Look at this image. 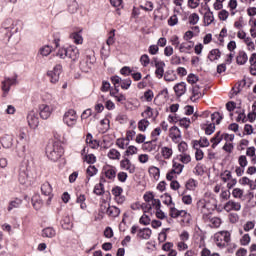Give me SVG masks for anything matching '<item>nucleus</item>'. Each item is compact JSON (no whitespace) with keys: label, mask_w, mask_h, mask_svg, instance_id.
<instances>
[{"label":"nucleus","mask_w":256,"mask_h":256,"mask_svg":"<svg viewBox=\"0 0 256 256\" xmlns=\"http://www.w3.org/2000/svg\"><path fill=\"white\" fill-rule=\"evenodd\" d=\"M197 211L200 212L203 219H207L215 209H217V202L209 194L204 195L196 204Z\"/></svg>","instance_id":"f257e3e1"},{"label":"nucleus","mask_w":256,"mask_h":256,"mask_svg":"<svg viewBox=\"0 0 256 256\" xmlns=\"http://www.w3.org/2000/svg\"><path fill=\"white\" fill-rule=\"evenodd\" d=\"M63 153L65 150L59 142L50 143L46 147V155L50 161H59L63 157Z\"/></svg>","instance_id":"f03ea898"},{"label":"nucleus","mask_w":256,"mask_h":256,"mask_svg":"<svg viewBox=\"0 0 256 256\" xmlns=\"http://www.w3.org/2000/svg\"><path fill=\"white\" fill-rule=\"evenodd\" d=\"M214 243L219 249H225L231 243V232L219 231L214 235Z\"/></svg>","instance_id":"7ed1b4c3"},{"label":"nucleus","mask_w":256,"mask_h":256,"mask_svg":"<svg viewBox=\"0 0 256 256\" xmlns=\"http://www.w3.org/2000/svg\"><path fill=\"white\" fill-rule=\"evenodd\" d=\"M78 119L79 116H77V111L69 109L64 113L62 121L67 127H75Z\"/></svg>","instance_id":"20e7f679"},{"label":"nucleus","mask_w":256,"mask_h":256,"mask_svg":"<svg viewBox=\"0 0 256 256\" xmlns=\"http://www.w3.org/2000/svg\"><path fill=\"white\" fill-rule=\"evenodd\" d=\"M189 233L184 230L179 234L180 241L177 242L178 251H187L189 249V245H187V241H189Z\"/></svg>","instance_id":"39448f33"},{"label":"nucleus","mask_w":256,"mask_h":256,"mask_svg":"<svg viewBox=\"0 0 256 256\" xmlns=\"http://www.w3.org/2000/svg\"><path fill=\"white\" fill-rule=\"evenodd\" d=\"M17 85V77L5 78L2 81L1 89L3 91V97H7L9 95V91H11V86Z\"/></svg>","instance_id":"423d86ee"},{"label":"nucleus","mask_w":256,"mask_h":256,"mask_svg":"<svg viewBox=\"0 0 256 256\" xmlns=\"http://www.w3.org/2000/svg\"><path fill=\"white\" fill-rule=\"evenodd\" d=\"M41 193L44 195V197H47L46 205H51V200L53 199V187L49 182L42 184Z\"/></svg>","instance_id":"0eeeda50"},{"label":"nucleus","mask_w":256,"mask_h":256,"mask_svg":"<svg viewBox=\"0 0 256 256\" xmlns=\"http://www.w3.org/2000/svg\"><path fill=\"white\" fill-rule=\"evenodd\" d=\"M39 111L41 119H49V117L53 115V111H55V106L49 104H41L39 106Z\"/></svg>","instance_id":"6e6552de"},{"label":"nucleus","mask_w":256,"mask_h":256,"mask_svg":"<svg viewBox=\"0 0 256 256\" xmlns=\"http://www.w3.org/2000/svg\"><path fill=\"white\" fill-rule=\"evenodd\" d=\"M142 208L145 213H153L156 209H161V200L155 199L152 202L144 203Z\"/></svg>","instance_id":"1a4fd4ad"},{"label":"nucleus","mask_w":256,"mask_h":256,"mask_svg":"<svg viewBox=\"0 0 256 256\" xmlns=\"http://www.w3.org/2000/svg\"><path fill=\"white\" fill-rule=\"evenodd\" d=\"M14 27L15 25L13 23V19L8 18L2 23V30L0 33H6V37L10 39V37L13 35L11 31H13Z\"/></svg>","instance_id":"9d476101"},{"label":"nucleus","mask_w":256,"mask_h":256,"mask_svg":"<svg viewBox=\"0 0 256 256\" xmlns=\"http://www.w3.org/2000/svg\"><path fill=\"white\" fill-rule=\"evenodd\" d=\"M63 67L60 64H57L53 70H50L47 72L48 77H50L51 83H58L59 82V76L61 75Z\"/></svg>","instance_id":"9b49d317"},{"label":"nucleus","mask_w":256,"mask_h":256,"mask_svg":"<svg viewBox=\"0 0 256 256\" xmlns=\"http://www.w3.org/2000/svg\"><path fill=\"white\" fill-rule=\"evenodd\" d=\"M103 173H104L106 179L113 181L117 177V168H115V166L106 164L103 167Z\"/></svg>","instance_id":"f8f14e48"},{"label":"nucleus","mask_w":256,"mask_h":256,"mask_svg":"<svg viewBox=\"0 0 256 256\" xmlns=\"http://www.w3.org/2000/svg\"><path fill=\"white\" fill-rule=\"evenodd\" d=\"M27 123L30 129H37L39 127V116L34 111L28 113Z\"/></svg>","instance_id":"ddd939ff"},{"label":"nucleus","mask_w":256,"mask_h":256,"mask_svg":"<svg viewBox=\"0 0 256 256\" xmlns=\"http://www.w3.org/2000/svg\"><path fill=\"white\" fill-rule=\"evenodd\" d=\"M169 137L173 143H180L182 136H181V129L177 126H172L169 129Z\"/></svg>","instance_id":"4468645a"},{"label":"nucleus","mask_w":256,"mask_h":256,"mask_svg":"<svg viewBox=\"0 0 256 256\" xmlns=\"http://www.w3.org/2000/svg\"><path fill=\"white\" fill-rule=\"evenodd\" d=\"M226 213H231V211H239L241 209V203L235 200H229L224 204L223 207Z\"/></svg>","instance_id":"2eb2a0df"},{"label":"nucleus","mask_w":256,"mask_h":256,"mask_svg":"<svg viewBox=\"0 0 256 256\" xmlns=\"http://www.w3.org/2000/svg\"><path fill=\"white\" fill-rule=\"evenodd\" d=\"M154 66L156 67L155 75L158 79H162L165 75V62L161 60L154 59Z\"/></svg>","instance_id":"dca6fc26"},{"label":"nucleus","mask_w":256,"mask_h":256,"mask_svg":"<svg viewBox=\"0 0 256 256\" xmlns=\"http://www.w3.org/2000/svg\"><path fill=\"white\" fill-rule=\"evenodd\" d=\"M194 47H195V42L185 41L179 45L178 50L180 53L189 54V53H191V51H193Z\"/></svg>","instance_id":"f3484780"},{"label":"nucleus","mask_w":256,"mask_h":256,"mask_svg":"<svg viewBox=\"0 0 256 256\" xmlns=\"http://www.w3.org/2000/svg\"><path fill=\"white\" fill-rule=\"evenodd\" d=\"M204 221L208 223L212 229H218V227H221V224L223 223L221 218L211 215L207 216V218H204Z\"/></svg>","instance_id":"a211bd4d"},{"label":"nucleus","mask_w":256,"mask_h":256,"mask_svg":"<svg viewBox=\"0 0 256 256\" xmlns=\"http://www.w3.org/2000/svg\"><path fill=\"white\" fill-rule=\"evenodd\" d=\"M120 169L128 171V173H135V165L131 163V160H129V158H124L120 161Z\"/></svg>","instance_id":"6ab92c4d"},{"label":"nucleus","mask_w":256,"mask_h":256,"mask_svg":"<svg viewBox=\"0 0 256 256\" xmlns=\"http://www.w3.org/2000/svg\"><path fill=\"white\" fill-rule=\"evenodd\" d=\"M112 195L114 196L115 201L117 203H125V197L121 196L123 195V188L116 186L112 189Z\"/></svg>","instance_id":"aec40b11"},{"label":"nucleus","mask_w":256,"mask_h":256,"mask_svg":"<svg viewBox=\"0 0 256 256\" xmlns=\"http://www.w3.org/2000/svg\"><path fill=\"white\" fill-rule=\"evenodd\" d=\"M161 157L165 160L171 159L173 157V147L172 146H160Z\"/></svg>","instance_id":"412c9836"},{"label":"nucleus","mask_w":256,"mask_h":256,"mask_svg":"<svg viewBox=\"0 0 256 256\" xmlns=\"http://www.w3.org/2000/svg\"><path fill=\"white\" fill-rule=\"evenodd\" d=\"M203 97V92H201V86L193 85L192 86V95L190 97L191 101H199Z\"/></svg>","instance_id":"4be33fe9"},{"label":"nucleus","mask_w":256,"mask_h":256,"mask_svg":"<svg viewBox=\"0 0 256 256\" xmlns=\"http://www.w3.org/2000/svg\"><path fill=\"white\" fill-rule=\"evenodd\" d=\"M174 92L177 97H183L187 93V84L185 82H180L174 86Z\"/></svg>","instance_id":"5701e85b"},{"label":"nucleus","mask_w":256,"mask_h":256,"mask_svg":"<svg viewBox=\"0 0 256 256\" xmlns=\"http://www.w3.org/2000/svg\"><path fill=\"white\" fill-rule=\"evenodd\" d=\"M67 57L72 61H77L79 59V49L75 46H70L67 48Z\"/></svg>","instance_id":"b1692460"},{"label":"nucleus","mask_w":256,"mask_h":256,"mask_svg":"<svg viewBox=\"0 0 256 256\" xmlns=\"http://www.w3.org/2000/svg\"><path fill=\"white\" fill-rule=\"evenodd\" d=\"M0 143L4 149H11L13 147V137L6 134L1 137Z\"/></svg>","instance_id":"393cba45"},{"label":"nucleus","mask_w":256,"mask_h":256,"mask_svg":"<svg viewBox=\"0 0 256 256\" xmlns=\"http://www.w3.org/2000/svg\"><path fill=\"white\" fill-rule=\"evenodd\" d=\"M50 53H53V46L51 45H44L38 50L39 57H49Z\"/></svg>","instance_id":"a878e982"},{"label":"nucleus","mask_w":256,"mask_h":256,"mask_svg":"<svg viewBox=\"0 0 256 256\" xmlns=\"http://www.w3.org/2000/svg\"><path fill=\"white\" fill-rule=\"evenodd\" d=\"M18 181L21 183V185H25L27 181H29V173L27 172V168L20 169Z\"/></svg>","instance_id":"bb28decb"},{"label":"nucleus","mask_w":256,"mask_h":256,"mask_svg":"<svg viewBox=\"0 0 256 256\" xmlns=\"http://www.w3.org/2000/svg\"><path fill=\"white\" fill-rule=\"evenodd\" d=\"M181 11L177 8L174 9V15H172L169 19H168V25L169 27H175V25L179 24V17H177V15H180Z\"/></svg>","instance_id":"cd10ccee"},{"label":"nucleus","mask_w":256,"mask_h":256,"mask_svg":"<svg viewBox=\"0 0 256 256\" xmlns=\"http://www.w3.org/2000/svg\"><path fill=\"white\" fill-rule=\"evenodd\" d=\"M201 129L205 132V135H213L215 133V123H202Z\"/></svg>","instance_id":"c85d7f7f"},{"label":"nucleus","mask_w":256,"mask_h":256,"mask_svg":"<svg viewBox=\"0 0 256 256\" xmlns=\"http://www.w3.org/2000/svg\"><path fill=\"white\" fill-rule=\"evenodd\" d=\"M104 208L106 209V213L109 217H119L121 214V210L115 206H104Z\"/></svg>","instance_id":"c756f323"},{"label":"nucleus","mask_w":256,"mask_h":256,"mask_svg":"<svg viewBox=\"0 0 256 256\" xmlns=\"http://www.w3.org/2000/svg\"><path fill=\"white\" fill-rule=\"evenodd\" d=\"M250 27L249 33L252 39H256V18H250L248 21Z\"/></svg>","instance_id":"7c9ffc66"},{"label":"nucleus","mask_w":256,"mask_h":256,"mask_svg":"<svg viewBox=\"0 0 256 256\" xmlns=\"http://www.w3.org/2000/svg\"><path fill=\"white\" fill-rule=\"evenodd\" d=\"M152 231L149 228L139 229L138 230V237L139 239H151Z\"/></svg>","instance_id":"2f4dec72"},{"label":"nucleus","mask_w":256,"mask_h":256,"mask_svg":"<svg viewBox=\"0 0 256 256\" xmlns=\"http://www.w3.org/2000/svg\"><path fill=\"white\" fill-rule=\"evenodd\" d=\"M215 21V16L213 15V11H211V8H208L207 12L204 14V23L205 25L209 26L211 23Z\"/></svg>","instance_id":"473e14b6"},{"label":"nucleus","mask_w":256,"mask_h":256,"mask_svg":"<svg viewBox=\"0 0 256 256\" xmlns=\"http://www.w3.org/2000/svg\"><path fill=\"white\" fill-rule=\"evenodd\" d=\"M70 39L76 44V45H83V36L80 32H73L70 34Z\"/></svg>","instance_id":"72a5a7b5"},{"label":"nucleus","mask_w":256,"mask_h":256,"mask_svg":"<svg viewBox=\"0 0 256 256\" xmlns=\"http://www.w3.org/2000/svg\"><path fill=\"white\" fill-rule=\"evenodd\" d=\"M62 228L66 231H71L73 229V221H71V217L65 216L62 219Z\"/></svg>","instance_id":"f704fd0d"},{"label":"nucleus","mask_w":256,"mask_h":256,"mask_svg":"<svg viewBox=\"0 0 256 256\" xmlns=\"http://www.w3.org/2000/svg\"><path fill=\"white\" fill-rule=\"evenodd\" d=\"M79 67L82 73H87L89 71V56L81 59Z\"/></svg>","instance_id":"c9c22d12"},{"label":"nucleus","mask_w":256,"mask_h":256,"mask_svg":"<svg viewBox=\"0 0 256 256\" xmlns=\"http://www.w3.org/2000/svg\"><path fill=\"white\" fill-rule=\"evenodd\" d=\"M221 141H223V134H221V132H217L210 140V143H212V149H215Z\"/></svg>","instance_id":"e433bc0d"},{"label":"nucleus","mask_w":256,"mask_h":256,"mask_svg":"<svg viewBox=\"0 0 256 256\" xmlns=\"http://www.w3.org/2000/svg\"><path fill=\"white\" fill-rule=\"evenodd\" d=\"M249 57L247 56V53H245V51H240L237 58H236V62L238 65H245V63H247Z\"/></svg>","instance_id":"4c0bfd02"},{"label":"nucleus","mask_w":256,"mask_h":256,"mask_svg":"<svg viewBox=\"0 0 256 256\" xmlns=\"http://www.w3.org/2000/svg\"><path fill=\"white\" fill-rule=\"evenodd\" d=\"M177 161L178 160H176V159L173 160L172 171H173V173H175L177 175H181V173H183V167H185V166Z\"/></svg>","instance_id":"58836bf2"},{"label":"nucleus","mask_w":256,"mask_h":256,"mask_svg":"<svg viewBox=\"0 0 256 256\" xmlns=\"http://www.w3.org/2000/svg\"><path fill=\"white\" fill-rule=\"evenodd\" d=\"M176 161H180L181 163H183L184 165H187V163H191V155L187 154V153H183L178 155L175 158Z\"/></svg>","instance_id":"ea45409f"},{"label":"nucleus","mask_w":256,"mask_h":256,"mask_svg":"<svg viewBox=\"0 0 256 256\" xmlns=\"http://www.w3.org/2000/svg\"><path fill=\"white\" fill-rule=\"evenodd\" d=\"M86 143L91 147V149H99V142L97 140H93V136H91V134L87 135Z\"/></svg>","instance_id":"a19ab883"},{"label":"nucleus","mask_w":256,"mask_h":256,"mask_svg":"<svg viewBox=\"0 0 256 256\" xmlns=\"http://www.w3.org/2000/svg\"><path fill=\"white\" fill-rule=\"evenodd\" d=\"M32 205L34 209H41V206L43 205V200H41V196H39V194H35L32 197Z\"/></svg>","instance_id":"79ce46f5"},{"label":"nucleus","mask_w":256,"mask_h":256,"mask_svg":"<svg viewBox=\"0 0 256 256\" xmlns=\"http://www.w3.org/2000/svg\"><path fill=\"white\" fill-rule=\"evenodd\" d=\"M55 235H56L55 229L51 227H47L42 231V237H47L48 239H53Z\"/></svg>","instance_id":"37998d69"},{"label":"nucleus","mask_w":256,"mask_h":256,"mask_svg":"<svg viewBox=\"0 0 256 256\" xmlns=\"http://www.w3.org/2000/svg\"><path fill=\"white\" fill-rule=\"evenodd\" d=\"M150 125H151V122H149L147 118H144L138 122V129L139 131H142L143 133H145V131H147V127H149Z\"/></svg>","instance_id":"c03bdc74"},{"label":"nucleus","mask_w":256,"mask_h":256,"mask_svg":"<svg viewBox=\"0 0 256 256\" xmlns=\"http://www.w3.org/2000/svg\"><path fill=\"white\" fill-rule=\"evenodd\" d=\"M243 43L246 45L248 51H255V42L251 36H248Z\"/></svg>","instance_id":"a18cd8bd"},{"label":"nucleus","mask_w":256,"mask_h":256,"mask_svg":"<svg viewBox=\"0 0 256 256\" xmlns=\"http://www.w3.org/2000/svg\"><path fill=\"white\" fill-rule=\"evenodd\" d=\"M220 57H221V51H219V49L211 50L208 55V59L210 61H217V59H220Z\"/></svg>","instance_id":"49530a36"},{"label":"nucleus","mask_w":256,"mask_h":256,"mask_svg":"<svg viewBox=\"0 0 256 256\" xmlns=\"http://www.w3.org/2000/svg\"><path fill=\"white\" fill-rule=\"evenodd\" d=\"M178 124L180 127H183V129H189V127H191V119L187 117L180 118Z\"/></svg>","instance_id":"de8ad7c7"},{"label":"nucleus","mask_w":256,"mask_h":256,"mask_svg":"<svg viewBox=\"0 0 256 256\" xmlns=\"http://www.w3.org/2000/svg\"><path fill=\"white\" fill-rule=\"evenodd\" d=\"M108 158L112 160H120L121 159V153L117 151L116 149H110L108 152Z\"/></svg>","instance_id":"09e8293b"},{"label":"nucleus","mask_w":256,"mask_h":256,"mask_svg":"<svg viewBox=\"0 0 256 256\" xmlns=\"http://www.w3.org/2000/svg\"><path fill=\"white\" fill-rule=\"evenodd\" d=\"M22 200L19 198H16L15 200L11 201L8 206V211H13V209H18V207H21Z\"/></svg>","instance_id":"8fccbe9b"},{"label":"nucleus","mask_w":256,"mask_h":256,"mask_svg":"<svg viewBox=\"0 0 256 256\" xmlns=\"http://www.w3.org/2000/svg\"><path fill=\"white\" fill-rule=\"evenodd\" d=\"M220 177L223 183H227L233 178V174H231V171L225 170L224 172L221 173Z\"/></svg>","instance_id":"3c124183"},{"label":"nucleus","mask_w":256,"mask_h":256,"mask_svg":"<svg viewBox=\"0 0 256 256\" xmlns=\"http://www.w3.org/2000/svg\"><path fill=\"white\" fill-rule=\"evenodd\" d=\"M244 193L245 191L241 188H234L232 190V196L234 197V199H243Z\"/></svg>","instance_id":"603ef678"},{"label":"nucleus","mask_w":256,"mask_h":256,"mask_svg":"<svg viewBox=\"0 0 256 256\" xmlns=\"http://www.w3.org/2000/svg\"><path fill=\"white\" fill-rule=\"evenodd\" d=\"M164 81H167L168 83H173V81H177V75L173 72H166L164 74Z\"/></svg>","instance_id":"864d4df0"},{"label":"nucleus","mask_w":256,"mask_h":256,"mask_svg":"<svg viewBox=\"0 0 256 256\" xmlns=\"http://www.w3.org/2000/svg\"><path fill=\"white\" fill-rule=\"evenodd\" d=\"M199 14L197 13H192L188 17V21L190 25H197L199 23Z\"/></svg>","instance_id":"5fc2aeb1"},{"label":"nucleus","mask_w":256,"mask_h":256,"mask_svg":"<svg viewBox=\"0 0 256 256\" xmlns=\"http://www.w3.org/2000/svg\"><path fill=\"white\" fill-rule=\"evenodd\" d=\"M142 117H144V119H153V117H155V113L153 112V108L147 107L146 111L142 112Z\"/></svg>","instance_id":"6e6d98bb"},{"label":"nucleus","mask_w":256,"mask_h":256,"mask_svg":"<svg viewBox=\"0 0 256 256\" xmlns=\"http://www.w3.org/2000/svg\"><path fill=\"white\" fill-rule=\"evenodd\" d=\"M106 45H108V47H111V45H115V29L109 32L108 39L106 40Z\"/></svg>","instance_id":"4d7b16f0"},{"label":"nucleus","mask_w":256,"mask_h":256,"mask_svg":"<svg viewBox=\"0 0 256 256\" xmlns=\"http://www.w3.org/2000/svg\"><path fill=\"white\" fill-rule=\"evenodd\" d=\"M136 126H133V129L127 130L126 132V141H133L135 139V135H137V132L135 131Z\"/></svg>","instance_id":"13d9d810"},{"label":"nucleus","mask_w":256,"mask_h":256,"mask_svg":"<svg viewBox=\"0 0 256 256\" xmlns=\"http://www.w3.org/2000/svg\"><path fill=\"white\" fill-rule=\"evenodd\" d=\"M149 175H151V177H153V179H159V175H160V171L159 168L152 166L149 168Z\"/></svg>","instance_id":"bf43d9fd"},{"label":"nucleus","mask_w":256,"mask_h":256,"mask_svg":"<svg viewBox=\"0 0 256 256\" xmlns=\"http://www.w3.org/2000/svg\"><path fill=\"white\" fill-rule=\"evenodd\" d=\"M201 5V0H188L187 7L189 9H197Z\"/></svg>","instance_id":"052dcab7"},{"label":"nucleus","mask_w":256,"mask_h":256,"mask_svg":"<svg viewBox=\"0 0 256 256\" xmlns=\"http://www.w3.org/2000/svg\"><path fill=\"white\" fill-rule=\"evenodd\" d=\"M238 5H239V3L237 2V0H230L228 2V7H229L231 15H235V9H237Z\"/></svg>","instance_id":"680f3d73"},{"label":"nucleus","mask_w":256,"mask_h":256,"mask_svg":"<svg viewBox=\"0 0 256 256\" xmlns=\"http://www.w3.org/2000/svg\"><path fill=\"white\" fill-rule=\"evenodd\" d=\"M179 217H183L184 218V219H182L183 223H189L191 221V214H189L185 210H180Z\"/></svg>","instance_id":"e2e57ef3"},{"label":"nucleus","mask_w":256,"mask_h":256,"mask_svg":"<svg viewBox=\"0 0 256 256\" xmlns=\"http://www.w3.org/2000/svg\"><path fill=\"white\" fill-rule=\"evenodd\" d=\"M197 145H200V147H209V139L206 137H201L200 140L194 144V147H197Z\"/></svg>","instance_id":"0e129e2a"},{"label":"nucleus","mask_w":256,"mask_h":256,"mask_svg":"<svg viewBox=\"0 0 256 256\" xmlns=\"http://www.w3.org/2000/svg\"><path fill=\"white\" fill-rule=\"evenodd\" d=\"M97 168L95 166H89L86 170V173L88 175V181H90L91 177L97 175Z\"/></svg>","instance_id":"69168bd1"},{"label":"nucleus","mask_w":256,"mask_h":256,"mask_svg":"<svg viewBox=\"0 0 256 256\" xmlns=\"http://www.w3.org/2000/svg\"><path fill=\"white\" fill-rule=\"evenodd\" d=\"M140 63L142 65V67H148L149 63H151V59L149 58V55L143 54L140 57Z\"/></svg>","instance_id":"338daca9"},{"label":"nucleus","mask_w":256,"mask_h":256,"mask_svg":"<svg viewBox=\"0 0 256 256\" xmlns=\"http://www.w3.org/2000/svg\"><path fill=\"white\" fill-rule=\"evenodd\" d=\"M218 19H220V21H227V19H229V11L222 9L218 13Z\"/></svg>","instance_id":"774afa93"}]
</instances>
